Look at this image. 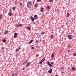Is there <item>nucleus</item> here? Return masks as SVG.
Returning a JSON list of instances; mask_svg holds the SVG:
<instances>
[{
    "label": "nucleus",
    "instance_id": "7",
    "mask_svg": "<svg viewBox=\"0 0 76 76\" xmlns=\"http://www.w3.org/2000/svg\"><path fill=\"white\" fill-rule=\"evenodd\" d=\"M34 19H38V16L36 15H34Z\"/></svg>",
    "mask_w": 76,
    "mask_h": 76
},
{
    "label": "nucleus",
    "instance_id": "42",
    "mask_svg": "<svg viewBox=\"0 0 76 76\" xmlns=\"http://www.w3.org/2000/svg\"><path fill=\"white\" fill-rule=\"evenodd\" d=\"M61 73H64V72H61Z\"/></svg>",
    "mask_w": 76,
    "mask_h": 76
},
{
    "label": "nucleus",
    "instance_id": "35",
    "mask_svg": "<svg viewBox=\"0 0 76 76\" xmlns=\"http://www.w3.org/2000/svg\"><path fill=\"white\" fill-rule=\"evenodd\" d=\"M32 49H34V47L33 46L31 47Z\"/></svg>",
    "mask_w": 76,
    "mask_h": 76
},
{
    "label": "nucleus",
    "instance_id": "28",
    "mask_svg": "<svg viewBox=\"0 0 76 76\" xmlns=\"http://www.w3.org/2000/svg\"><path fill=\"white\" fill-rule=\"evenodd\" d=\"M69 24V23L68 22H66V24H65V25H68Z\"/></svg>",
    "mask_w": 76,
    "mask_h": 76
},
{
    "label": "nucleus",
    "instance_id": "25",
    "mask_svg": "<svg viewBox=\"0 0 76 76\" xmlns=\"http://www.w3.org/2000/svg\"><path fill=\"white\" fill-rule=\"evenodd\" d=\"M27 29H28L29 30H30L31 29V28L30 27L27 28Z\"/></svg>",
    "mask_w": 76,
    "mask_h": 76
},
{
    "label": "nucleus",
    "instance_id": "23",
    "mask_svg": "<svg viewBox=\"0 0 76 76\" xmlns=\"http://www.w3.org/2000/svg\"><path fill=\"white\" fill-rule=\"evenodd\" d=\"M18 75V73L16 72V73L14 75H15V76H17Z\"/></svg>",
    "mask_w": 76,
    "mask_h": 76
},
{
    "label": "nucleus",
    "instance_id": "49",
    "mask_svg": "<svg viewBox=\"0 0 76 76\" xmlns=\"http://www.w3.org/2000/svg\"><path fill=\"white\" fill-rule=\"evenodd\" d=\"M44 16V15H42V16Z\"/></svg>",
    "mask_w": 76,
    "mask_h": 76
},
{
    "label": "nucleus",
    "instance_id": "22",
    "mask_svg": "<svg viewBox=\"0 0 76 76\" xmlns=\"http://www.w3.org/2000/svg\"><path fill=\"white\" fill-rule=\"evenodd\" d=\"M2 42H6V39H3Z\"/></svg>",
    "mask_w": 76,
    "mask_h": 76
},
{
    "label": "nucleus",
    "instance_id": "20",
    "mask_svg": "<svg viewBox=\"0 0 76 76\" xmlns=\"http://www.w3.org/2000/svg\"><path fill=\"white\" fill-rule=\"evenodd\" d=\"M54 37V36L53 35H51L50 36V38L51 39H53V38Z\"/></svg>",
    "mask_w": 76,
    "mask_h": 76
},
{
    "label": "nucleus",
    "instance_id": "2",
    "mask_svg": "<svg viewBox=\"0 0 76 76\" xmlns=\"http://www.w3.org/2000/svg\"><path fill=\"white\" fill-rule=\"evenodd\" d=\"M45 58H43V59L40 62H39V64H42L43 61H44L45 60Z\"/></svg>",
    "mask_w": 76,
    "mask_h": 76
},
{
    "label": "nucleus",
    "instance_id": "27",
    "mask_svg": "<svg viewBox=\"0 0 76 76\" xmlns=\"http://www.w3.org/2000/svg\"><path fill=\"white\" fill-rule=\"evenodd\" d=\"M45 34V33H44V31H42L41 33L42 35H43V34Z\"/></svg>",
    "mask_w": 76,
    "mask_h": 76
},
{
    "label": "nucleus",
    "instance_id": "14",
    "mask_svg": "<svg viewBox=\"0 0 76 76\" xmlns=\"http://www.w3.org/2000/svg\"><path fill=\"white\" fill-rule=\"evenodd\" d=\"M20 49V48H19L18 49H17L16 50L15 52H17V51H18V50H19Z\"/></svg>",
    "mask_w": 76,
    "mask_h": 76
},
{
    "label": "nucleus",
    "instance_id": "39",
    "mask_svg": "<svg viewBox=\"0 0 76 76\" xmlns=\"http://www.w3.org/2000/svg\"><path fill=\"white\" fill-rule=\"evenodd\" d=\"M70 47V45H68V48H69Z\"/></svg>",
    "mask_w": 76,
    "mask_h": 76
},
{
    "label": "nucleus",
    "instance_id": "32",
    "mask_svg": "<svg viewBox=\"0 0 76 76\" xmlns=\"http://www.w3.org/2000/svg\"><path fill=\"white\" fill-rule=\"evenodd\" d=\"M35 7H37V4H35Z\"/></svg>",
    "mask_w": 76,
    "mask_h": 76
},
{
    "label": "nucleus",
    "instance_id": "45",
    "mask_svg": "<svg viewBox=\"0 0 76 76\" xmlns=\"http://www.w3.org/2000/svg\"><path fill=\"white\" fill-rule=\"evenodd\" d=\"M68 53H70V50H69L68 51Z\"/></svg>",
    "mask_w": 76,
    "mask_h": 76
},
{
    "label": "nucleus",
    "instance_id": "38",
    "mask_svg": "<svg viewBox=\"0 0 76 76\" xmlns=\"http://www.w3.org/2000/svg\"><path fill=\"white\" fill-rule=\"evenodd\" d=\"M35 1H33V3L34 4V3H35Z\"/></svg>",
    "mask_w": 76,
    "mask_h": 76
},
{
    "label": "nucleus",
    "instance_id": "48",
    "mask_svg": "<svg viewBox=\"0 0 76 76\" xmlns=\"http://www.w3.org/2000/svg\"><path fill=\"white\" fill-rule=\"evenodd\" d=\"M61 28H63V26H62L61 27Z\"/></svg>",
    "mask_w": 76,
    "mask_h": 76
},
{
    "label": "nucleus",
    "instance_id": "33",
    "mask_svg": "<svg viewBox=\"0 0 76 76\" xmlns=\"http://www.w3.org/2000/svg\"><path fill=\"white\" fill-rule=\"evenodd\" d=\"M73 56H76V53H74Z\"/></svg>",
    "mask_w": 76,
    "mask_h": 76
},
{
    "label": "nucleus",
    "instance_id": "41",
    "mask_svg": "<svg viewBox=\"0 0 76 76\" xmlns=\"http://www.w3.org/2000/svg\"><path fill=\"white\" fill-rule=\"evenodd\" d=\"M14 75V73H13L12 76H13Z\"/></svg>",
    "mask_w": 76,
    "mask_h": 76
},
{
    "label": "nucleus",
    "instance_id": "50",
    "mask_svg": "<svg viewBox=\"0 0 76 76\" xmlns=\"http://www.w3.org/2000/svg\"><path fill=\"white\" fill-rule=\"evenodd\" d=\"M13 60H15V59H13Z\"/></svg>",
    "mask_w": 76,
    "mask_h": 76
},
{
    "label": "nucleus",
    "instance_id": "34",
    "mask_svg": "<svg viewBox=\"0 0 76 76\" xmlns=\"http://www.w3.org/2000/svg\"><path fill=\"white\" fill-rule=\"evenodd\" d=\"M22 26V24H21L19 25V26Z\"/></svg>",
    "mask_w": 76,
    "mask_h": 76
},
{
    "label": "nucleus",
    "instance_id": "36",
    "mask_svg": "<svg viewBox=\"0 0 76 76\" xmlns=\"http://www.w3.org/2000/svg\"><path fill=\"white\" fill-rule=\"evenodd\" d=\"M51 65H53V62H52L51 63Z\"/></svg>",
    "mask_w": 76,
    "mask_h": 76
},
{
    "label": "nucleus",
    "instance_id": "10",
    "mask_svg": "<svg viewBox=\"0 0 76 76\" xmlns=\"http://www.w3.org/2000/svg\"><path fill=\"white\" fill-rule=\"evenodd\" d=\"M8 32H9V31H5L4 33V34L6 35L7 34V33H8Z\"/></svg>",
    "mask_w": 76,
    "mask_h": 76
},
{
    "label": "nucleus",
    "instance_id": "16",
    "mask_svg": "<svg viewBox=\"0 0 76 76\" xmlns=\"http://www.w3.org/2000/svg\"><path fill=\"white\" fill-rule=\"evenodd\" d=\"M54 53H53L51 55L52 58H53V57H54Z\"/></svg>",
    "mask_w": 76,
    "mask_h": 76
},
{
    "label": "nucleus",
    "instance_id": "51",
    "mask_svg": "<svg viewBox=\"0 0 76 76\" xmlns=\"http://www.w3.org/2000/svg\"><path fill=\"white\" fill-rule=\"evenodd\" d=\"M43 23H44V22H43Z\"/></svg>",
    "mask_w": 76,
    "mask_h": 76
},
{
    "label": "nucleus",
    "instance_id": "19",
    "mask_svg": "<svg viewBox=\"0 0 76 76\" xmlns=\"http://www.w3.org/2000/svg\"><path fill=\"white\" fill-rule=\"evenodd\" d=\"M39 41V40H37L35 42L36 44H38V42Z\"/></svg>",
    "mask_w": 76,
    "mask_h": 76
},
{
    "label": "nucleus",
    "instance_id": "26",
    "mask_svg": "<svg viewBox=\"0 0 76 76\" xmlns=\"http://www.w3.org/2000/svg\"><path fill=\"white\" fill-rule=\"evenodd\" d=\"M69 15H70V14L69 13H68L67 14V17H69Z\"/></svg>",
    "mask_w": 76,
    "mask_h": 76
},
{
    "label": "nucleus",
    "instance_id": "43",
    "mask_svg": "<svg viewBox=\"0 0 76 76\" xmlns=\"http://www.w3.org/2000/svg\"><path fill=\"white\" fill-rule=\"evenodd\" d=\"M33 23H35V22H34V21H33Z\"/></svg>",
    "mask_w": 76,
    "mask_h": 76
},
{
    "label": "nucleus",
    "instance_id": "6",
    "mask_svg": "<svg viewBox=\"0 0 76 76\" xmlns=\"http://www.w3.org/2000/svg\"><path fill=\"white\" fill-rule=\"evenodd\" d=\"M30 18L32 21H35V19L33 17H32V16L30 17Z\"/></svg>",
    "mask_w": 76,
    "mask_h": 76
},
{
    "label": "nucleus",
    "instance_id": "11",
    "mask_svg": "<svg viewBox=\"0 0 76 76\" xmlns=\"http://www.w3.org/2000/svg\"><path fill=\"white\" fill-rule=\"evenodd\" d=\"M30 64H31V62H28L26 65V67H28Z\"/></svg>",
    "mask_w": 76,
    "mask_h": 76
},
{
    "label": "nucleus",
    "instance_id": "29",
    "mask_svg": "<svg viewBox=\"0 0 76 76\" xmlns=\"http://www.w3.org/2000/svg\"><path fill=\"white\" fill-rule=\"evenodd\" d=\"M41 1V0H37V2H39Z\"/></svg>",
    "mask_w": 76,
    "mask_h": 76
},
{
    "label": "nucleus",
    "instance_id": "9",
    "mask_svg": "<svg viewBox=\"0 0 76 76\" xmlns=\"http://www.w3.org/2000/svg\"><path fill=\"white\" fill-rule=\"evenodd\" d=\"M48 72L49 73H50V74H51V72H52V69H50V70H49L48 71Z\"/></svg>",
    "mask_w": 76,
    "mask_h": 76
},
{
    "label": "nucleus",
    "instance_id": "12",
    "mask_svg": "<svg viewBox=\"0 0 76 76\" xmlns=\"http://www.w3.org/2000/svg\"><path fill=\"white\" fill-rule=\"evenodd\" d=\"M28 62V60L26 61V62L23 64V65H25V64H26Z\"/></svg>",
    "mask_w": 76,
    "mask_h": 76
},
{
    "label": "nucleus",
    "instance_id": "18",
    "mask_svg": "<svg viewBox=\"0 0 76 76\" xmlns=\"http://www.w3.org/2000/svg\"><path fill=\"white\" fill-rule=\"evenodd\" d=\"M43 10H44V8H41V10H40V12H43Z\"/></svg>",
    "mask_w": 76,
    "mask_h": 76
},
{
    "label": "nucleus",
    "instance_id": "47",
    "mask_svg": "<svg viewBox=\"0 0 76 76\" xmlns=\"http://www.w3.org/2000/svg\"><path fill=\"white\" fill-rule=\"evenodd\" d=\"M62 69H63V67L62 68Z\"/></svg>",
    "mask_w": 76,
    "mask_h": 76
},
{
    "label": "nucleus",
    "instance_id": "46",
    "mask_svg": "<svg viewBox=\"0 0 76 76\" xmlns=\"http://www.w3.org/2000/svg\"><path fill=\"white\" fill-rule=\"evenodd\" d=\"M55 76H58V75H55Z\"/></svg>",
    "mask_w": 76,
    "mask_h": 76
},
{
    "label": "nucleus",
    "instance_id": "5",
    "mask_svg": "<svg viewBox=\"0 0 76 76\" xmlns=\"http://www.w3.org/2000/svg\"><path fill=\"white\" fill-rule=\"evenodd\" d=\"M47 63L48 66H49L50 67H51L52 66V65L51 64L49 61L47 62Z\"/></svg>",
    "mask_w": 76,
    "mask_h": 76
},
{
    "label": "nucleus",
    "instance_id": "13",
    "mask_svg": "<svg viewBox=\"0 0 76 76\" xmlns=\"http://www.w3.org/2000/svg\"><path fill=\"white\" fill-rule=\"evenodd\" d=\"M33 42V40H31L30 41V42H28V44H31L32 42Z\"/></svg>",
    "mask_w": 76,
    "mask_h": 76
},
{
    "label": "nucleus",
    "instance_id": "44",
    "mask_svg": "<svg viewBox=\"0 0 76 76\" xmlns=\"http://www.w3.org/2000/svg\"><path fill=\"white\" fill-rule=\"evenodd\" d=\"M2 49H4V47H2Z\"/></svg>",
    "mask_w": 76,
    "mask_h": 76
},
{
    "label": "nucleus",
    "instance_id": "1",
    "mask_svg": "<svg viewBox=\"0 0 76 76\" xmlns=\"http://www.w3.org/2000/svg\"><path fill=\"white\" fill-rule=\"evenodd\" d=\"M31 6H32V2L31 1L28 2L27 3V7L28 8H30Z\"/></svg>",
    "mask_w": 76,
    "mask_h": 76
},
{
    "label": "nucleus",
    "instance_id": "8",
    "mask_svg": "<svg viewBox=\"0 0 76 76\" xmlns=\"http://www.w3.org/2000/svg\"><path fill=\"white\" fill-rule=\"evenodd\" d=\"M12 13L11 12H10H10H9V13L8 14V16H12Z\"/></svg>",
    "mask_w": 76,
    "mask_h": 76
},
{
    "label": "nucleus",
    "instance_id": "15",
    "mask_svg": "<svg viewBox=\"0 0 76 76\" xmlns=\"http://www.w3.org/2000/svg\"><path fill=\"white\" fill-rule=\"evenodd\" d=\"M19 26V24L18 23L16 24V25H15V27H16L17 28H18Z\"/></svg>",
    "mask_w": 76,
    "mask_h": 76
},
{
    "label": "nucleus",
    "instance_id": "30",
    "mask_svg": "<svg viewBox=\"0 0 76 76\" xmlns=\"http://www.w3.org/2000/svg\"><path fill=\"white\" fill-rule=\"evenodd\" d=\"M53 1V0H50L49 1V2H50V3H51V2H52Z\"/></svg>",
    "mask_w": 76,
    "mask_h": 76
},
{
    "label": "nucleus",
    "instance_id": "37",
    "mask_svg": "<svg viewBox=\"0 0 76 76\" xmlns=\"http://www.w3.org/2000/svg\"><path fill=\"white\" fill-rule=\"evenodd\" d=\"M25 69V67H23V70H24V69Z\"/></svg>",
    "mask_w": 76,
    "mask_h": 76
},
{
    "label": "nucleus",
    "instance_id": "4",
    "mask_svg": "<svg viewBox=\"0 0 76 76\" xmlns=\"http://www.w3.org/2000/svg\"><path fill=\"white\" fill-rule=\"evenodd\" d=\"M18 35V33H15L14 34V38H17V36Z\"/></svg>",
    "mask_w": 76,
    "mask_h": 76
},
{
    "label": "nucleus",
    "instance_id": "24",
    "mask_svg": "<svg viewBox=\"0 0 76 76\" xmlns=\"http://www.w3.org/2000/svg\"><path fill=\"white\" fill-rule=\"evenodd\" d=\"M72 70H75V68L74 67H73L72 68Z\"/></svg>",
    "mask_w": 76,
    "mask_h": 76
},
{
    "label": "nucleus",
    "instance_id": "31",
    "mask_svg": "<svg viewBox=\"0 0 76 76\" xmlns=\"http://www.w3.org/2000/svg\"><path fill=\"white\" fill-rule=\"evenodd\" d=\"M2 15H1L0 16V19H1V18H2Z\"/></svg>",
    "mask_w": 76,
    "mask_h": 76
},
{
    "label": "nucleus",
    "instance_id": "21",
    "mask_svg": "<svg viewBox=\"0 0 76 76\" xmlns=\"http://www.w3.org/2000/svg\"><path fill=\"white\" fill-rule=\"evenodd\" d=\"M47 9L48 10H50V7L49 6H48L47 7Z\"/></svg>",
    "mask_w": 76,
    "mask_h": 76
},
{
    "label": "nucleus",
    "instance_id": "3",
    "mask_svg": "<svg viewBox=\"0 0 76 76\" xmlns=\"http://www.w3.org/2000/svg\"><path fill=\"white\" fill-rule=\"evenodd\" d=\"M72 35L70 34V35H68L67 37H68V39H72Z\"/></svg>",
    "mask_w": 76,
    "mask_h": 76
},
{
    "label": "nucleus",
    "instance_id": "40",
    "mask_svg": "<svg viewBox=\"0 0 76 76\" xmlns=\"http://www.w3.org/2000/svg\"><path fill=\"white\" fill-rule=\"evenodd\" d=\"M20 6H22V3H20Z\"/></svg>",
    "mask_w": 76,
    "mask_h": 76
},
{
    "label": "nucleus",
    "instance_id": "17",
    "mask_svg": "<svg viewBox=\"0 0 76 76\" xmlns=\"http://www.w3.org/2000/svg\"><path fill=\"white\" fill-rule=\"evenodd\" d=\"M12 9L13 10V11H15V9H16V8L15 7H12Z\"/></svg>",
    "mask_w": 76,
    "mask_h": 76
}]
</instances>
